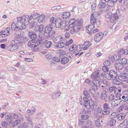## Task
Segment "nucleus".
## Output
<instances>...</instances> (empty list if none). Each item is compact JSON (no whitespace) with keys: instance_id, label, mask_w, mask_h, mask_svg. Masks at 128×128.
<instances>
[{"instance_id":"nucleus-52","label":"nucleus","mask_w":128,"mask_h":128,"mask_svg":"<svg viewBox=\"0 0 128 128\" xmlns=\"http://www.w3.org/2000/svg\"><path fill=\"white\" fill-rule=\"evenodd\" d=\"M109 7L107 6H106L103 7L102 10L105 12H108V11Z\"/></svg>"},{"instance_id":"nucleus-57","label":"nucleus","mask_w":128,"mask_h":128,"mask_svg":"<svg viewBox=\"0 0 128 128\" xmlns=\"http://www.w3.org/2000/svg\"><path fill=\"white\" fill-rule=\"evenodd\" d=\"M98 80L100 82H102L104 80V77L103 74H102L100 76H99Z\"/></svg>"},{"instance_id":"nucleus-1","label":"nucleus","mask_w":128,"mask_h":128,"mask_svg":"<svg viewBox=\"0 0 128 128\" xmlns=\"http://www.w3.org/2000/svg\"><path fill=\"white\" fill-rule=\"evenodd\" d=\"M80 24L81 22L79 20H75L74 18L70 20L69 22L70 33L74 34L75 32H78L82 28Z\"/></svg>"},{"instance_id":"nucleus-6","label":"nucleus","mask_w":128,"mask_h":128,"mask_svg":"<svg viewBox=\"0 0 128 128\" xmlns=\"http://www.w3.org/2000/svg\"><path fill=\"white\" fill-rule=\"evenodd\" d=\"M55 25L56 28H60L62 29L65 27V23L63 22L61 19L58 18L55 21Z\"/></svg>"},{"instance_id":"nucleus-50","label":"nucleus","mask_w":128,"mask_h":128,"mask_svg":"<svg viewBox=\"0 0 128 128\" xmlns=\"http://www.w3.org/2000/svg\"><path fill=\"white\" fill-rule=\"evenodd\" d=\"M10 28L9 27H8L6 28L4 31H3V32H5V33L8 35H9L10 34Z\"/></svg>"},{"instance_id":"nucleus-29","label":"nucleus","mask_w":128,"mask_h":128,"mask_svg":"<svg viewBox=\"0 0 128 128\" xmlns=\"http://www.w3.org/2000/svg\"><path fill=\"white\" fill-rule=\"evenodd\" d=\"M65 46V44L64 42H62L58 43L56 46V47L60 48H64Z\"/></svg>"},{"instance_id":"nucleus-13","label":"nucleus","mask_w":128,"mask_h":128,"mask_svg":"<svg viewBox=\"0 0 128 128\" xmlns=\"http://www.w3.org/2000/svg\"><path fill=\"white\" fill-rule=\"evenodd\" d=\"M119 18L118 14L115 13L112 14L109 20L112 23H114L116 22V20Z\"/></svg>"},{"instance_id":"nucleus-61","label":"nucleus","mask_w":128,"mask_h":128,"mask_svg":"<svg viewBox=\"0 0 128 128\" xmlns=\"http://www.w3.org/2000/svg\"><path fill=\"white\" fill-rule=\"evenodd\" d=\"M36 22L34 21L31 22L30 24V28H32L35 25Z\"/></svg>"},{"instance_id":"nucleus-28","label":"nucleus","mask_w":128,"mask_h":128,"mask_svg":"<svg viewBox=\"0 0 128 128\" xmlns=\"http://www.w3.org/2000/svg\"><path fill=\"white\" fill-rule=\"evenodd\" d=\"M116 100H114L112 101L111 103V107L114 108L118 106L119 104V103L116 102Z\"/></svg>"},{"instance_id":"nucleus-14","label":"nucleus","mask_w":128,"mask_h":128,"mask_svg":"<svg viewBox=\"0 0 128 128\" xmlns=\"http://www.w3.org/2000/svg\"><path fill=\"white\" fill-rule=\"evenodd\" d=\"M24 16H21L20 17H17L18 19V21L16 22V28H19V26L22 24H24V22L22 21L24 18Z\"/></svg>"},{"instance_id":"nucleus-35","label":"nucleus","mask_w":128,"mask_h":128,"mask_svg":"<svg viewBox=\"0 0 128 128\" xmlns=\"http://www.w3.org/2000/svg\"><path fill=\"white\" fill-rule=\"evenodd\" d=\"M98 74L97 72H95L93 73L91 75V77L92 78L94 79V80L97 78L98 76Z\"/></svg>"},{"instance_id":"nucleus-5","label":"nucleus","mask_w":128,"mask_h":128,"mask_svg":"<svg viewBox=\"0 0 128 128\" xmlns=\"http://www.w3.org/2000/svg\"><path fill=\"white\" fill-rule=\"evenodd\" d=\"M28 46L29 47L33 48L32 50L33 51H36L38 50L39 47L38 46V44L33 40H32L29 42L28 44Z\"/></svg>"},{"instance_id":"nucleus-54","label":"nucleus","mask_w":128,"mask_h":128,"mask_svg":"<svg viewBox=\"0 0 128 128\" xmlns=\"http://www.w3.org/2000/svg\"><path fill=\"white\" fill-rule=\"evenodd\" d=\"M84 46H88V47H89L92 45V43L86 41L84 42Z\"/></svg>"},{"instance_id":"nucleus-25","label":"nucleus","mask_w":128,"mask_h":128,"mask_svg":"<svg viewBox=\"0 0 128 128\" xmlns=\"http://www.w3.org/2000/svg\"><path fill=\"white\" fill-rule=\"evenodd\" d=\"M45 18V16L44 14H42L40 15L38 18V21L40 22L44 21Z\"/></svg>"},{"instance_id":"nucleus-32","label":"nucleus","mask_w":128,"mask_h":128,"mask_svg":"<svg viewBox=\"0 0 128 128\" xmlns=\"http://www.w3.org/2000/svg\"><path fill=\"white\" fill-rule=\"evenodd\" d=\"M69 61L68 58L66 57H64L62 58L61 62L62 64H65L67 63Z\"/></svg>"},{"instance_id":"nucleus-38","label":"nucleus","mask_w":128,"mask_h":128,"mask_svg":"<svg viewBox=\"0 0 128 128\" xmlns=\"http://www.w3.org/2000/svg\"><path fill=\"white\" fill-rule=\"evenodd\" d=\"M122 98L123 99V102H125L128 101V94H124L122 97Z\"/></svg>"},{"instance_id":"nucleus-18","label":"nucleus","mask_w":128,"mask_h":128,"mask_svg":"<svg viewBox=\"0 0 128 128\" xmlns=\"http://www.w3.org/2000/svg\"><path fill=\"white\" fill-rule=\"evenodd\" d=\"M14 42L16 44L19 43L20 42L19 40L20 36H21V35L18 33H15L14 34Z\"/></svg>"},{"instance_id":"nucleus-41","label":"nucleus","mask_w":128,"mask_h":128,"mask_svg":"<svg viewBox=\"0 0 128 128\" xmlns=\"http://www.w3.org/2000/svg\"><path fill=\"white\" fill-rule=\"evenodd\" d=\"M112 14V12H109L105 15V16L108 20H109Z\"/></svg>"},{"instance_id":"nucleus-11","label":"nucleus","mask_w":128,"mask_h":128,"mask_svg":"<svg viewBox=\"0 0 128 128\" xmlns=\"http://www.w3.org/2000/svg\"><path fill=\"white\" fill-rule=\"evenodd\" d=\"M104 35V34L102 32H99L97 34L94 38V40L96 42H98L102 39Z\"/></svg>"},{"instance_id":"nucleus-12","label":"nucleus","mask_w":128,"mask_h":128,"mask_svg":"<svg viewBox=\"0 0 128 128\" xmlns=\"http://www.w3.org/2000/svg\"><path fill=\"white\" fill-rule=\"evenodd\" d=\"M107 92L106 90H104L103 91L101 92L100 99V100H105V102H106L107 100H106L107 98Z\"/></svg>"},{"instance_id":"nucleus-20","label":"nucleus","mask_w":128,"mask_h":128,"mask_svg":"<svg viewBox=\"0 0 128 128\" xmlns=\"http://www.w3.org/2000/svg\"><path fill=\"white\" fill-rule=\"evenodd\" d=\"M63 40V37L61 36H58L54 39V43L57 44Z\"/></svg>"},{"instance_id":"nucleus-4","label":"nucleus","mask_w":128,"mask_h":128,"mask_svg":"<svg viewBox=\"0 0 128 128\" xmlns=\"http://www.w3.org/2000/svg\"><path fill=\"white\" fill-rule=\"evenodd\" d=\"M90 102H84V106L87 109H91V110H93L94 109V107L96 106V105L94 104V102L92 100Z\"/></svg>"},{"instance_id":"nucleus-64","label":"nucleus","mask_w":128,"mask_h":128,"mask_svg":"<svg viewBox=\"0 0 128 128\" xmlns=\"http://www.w3.org/2000/svg\"><path fill=\"white\" fill-rule=\"evenodd\" d=\"M120 52H122V53L123 52H124V54L126 55H128V50L127 49H125L124 50L123 49H121L120 51Z\"/></svg>"},{"instance_id":"nucleus-27","label":"nucleus","mask_w":128,"mask_h":128,"mask_svg":"<svg viewBox=\"0 0 128 128\" xmlns=\"http://www.w3.org/2000/svg\"><path fill=\"white\" fill-rule=\"evenodd\" d=\"M99 81L97 80H94L92 82V83L94 84V87H98L100 86V83Z\"/></svg>"},{"instance_id":"nucleus-46","label":"nucleus","mask_w":128,"mask_h":128,"mask_svg":"<svg viewBox=\"0 0 128 128\" xmlns=\"http://www.w3.org/2000/svg\"><path fill=\"white\" fill-rule=\"evenodd\" d=\"M39 15V14L35 13L33 15L31 14L30 16H31L33 20H35L38 17Z\"/></svg>"},{"instance_id":"nucleus-7","label":"nucleus","mask_w":128,"mask_h":128,"mask_svg":"<svg viewBox=\"0 0 128 128\" xmlns=\"http://www.w3.org/2000/svg\"><path fill=\"white\" fill-rule=\"evenodd\" d=\"M110 108L109 104L106 103L103 104V108L104 110L102 111V114L104 115H106L110 113V111L108 110L110 109Z\"/></svg>"},{"instance_id":"nucleus-42","label":"nucleus","mask_w":128,"mask_h":128,"mask_svg":"<svg viewBox=\"0 0 128 128\" xmlns=\"http://www.w3.org/2000/svg\"><path fill=\"white\" fill-rule=\"evenodd\" d=\"M94 110L98 114H100L102 113V111L103 110H102V108H96L94 109Z\"/></svg>"},{"instance_id":"nucleus-19","label":"nucleus","mask_w":128,"mask_h":128,"mask_svg":"<svg viewBox=\"0 0 128 128\" xmlns=\"http://www.w3.org/2000/svg\"><path fill=\"white\" fill-rule=\"evenodd\" d=\"M32 17L31 16H29L28 15H26L24 16V24L26 25H28L30 23V21L31 20Z\"/></svg>"},{"instance_id":"nucleus-34","label":"nucleus","mask_w":128,"mask_h":128,"mask_svg":"<svg viewBox=\"0 0 128 128\" xmlns=\"http://www.w3.org/2000/svg\"><path fill=\"white\" fill-rule=\"evenodd\" d=\"M116 122V120L115 119H112L110 120L108 124L110 126L112 127L114 125Z\"/></svg>"},{"instance_id":"nucleus-33","label":"nucleus","mask_w":128,"mask_h":128,"mask_svg":"<svg viewBox=\"0 0 128 128\" xmlns=\"http://www.w3.org/2000/svg\"><path fill=\"white\" fill-rule=\"evenodd\" d=\"M91 24H90L88 26L86 27V30L89 31L92 30L94 27V24H92V23Z\"/></svg>"},{"instance_id":"nucleus-24","label":"nucleus","mask_w":128,"mask_h":128,"mask_svg":"<svg viewBox=\"0 0 128 128\" xmlns=\"http://www.w3.org/2000/svg\"><path fill=\"white\" fill-rule=\"evenodd\" d=\"M114 66L117 70H121L124 67L123 65L119 62L118 63L115 64Z\"/></svg>"},{"instance_id":"nucleus-59","label":"nucleus","mask_w":128,"mask_h":128,"mask_svg":"<svg viewBox=\"0 0 128 128\" xmlns=\"http://www.w3.org/2000/svg\"><path fill=\"white\" fill-rule=\"evenodd\" d=\"M96 6V5L94 4H93L92 5H91V8L92 12H93L95 11Z\"/></svg>"},{"instance_id":"nucleus-44","label":"nucleus","mask_w":128,"mask_h":128,"mask_svg":"<svg viewBox=\"0 0 128 128\" xmlns=\"http://www.w3.org/2000/svg\"><path fill=\"white\" fill-rule=\"evenodd\" d=\"M60 53L59 54V57L60 58H62L64 55L66 54V52L63 50H61Z\"/></svg>"},{"instance_id":"nucleus-63","label":"nucleus","mask_w":128,"mask_h":128,"mask_svg":"<svg viewBox=\"0 0 128 128\" xmlns=\"http://www.w3.org/2000/svg\"><path fill=\"white\" fill-rule=\"evenodd\" d=\"M83 94L84 96L87 97L88 98L90 97V94L87 91H84L83 92Z\"/></svg>"},{"instance_id":"nucleus-47","label":"nucleus","mask_w":128,"mask_h":128,"mask_svg":"<svg viewBox=\"0 0 128 128\" xmlns=\"http://www.w3.org/2000/svg\"><path fill=\"white\" fill-rule=\"evenodd\" d=\"M6 120L9 123H11L12 122V120L11 118L10 117L9 115H6L5 116Z\"/></svg>"},{"instance_id":"nucleus-3","label":"nucleus","mask_w":128,"mask_h":128,"mask_svg":"<svg viewBox=\"0 0 128 128\" xmlns=\"http://www.w3.org/2000/svg\"><path fill=\"white\" fill-rule=\"evenodd\" d=\"M118 76L117 75V73L114 70H110L108 74H107L105 76V77L108 80H111V79L115 80L118 78Z\"/></svg>"},{"instance_id":"nucleus-17","label":"nucleus","mask_w":128,"mask_h":128,"mask_svg":"<svg viewBox=\"0 0 128 128\" xmlns=\"http://www.w3.org/2000/svg\"><path fill=\"white\" fill-rule=\"evenodd\" d=\"M48 34V35H47L48 38H50L51 39H52L56 36L55 31L54 30H52L49 32Z\"/></svg>"},{"instance_id":"nucleus-21","label":"nucleus","mask_w":128,"mask_h":128,"mask_svg":"<svg viewBox=\"0 0 128 128\" xmlns=\"http://www.w3.org/2000/svg\"><path fill=\"white\" fill-rule=\"evenodd\" d=\"M61 94V92L60 91L54 93L52 96V98L54 100H56L60 96Z\"/></svg>"},{"instance_id":"nucleus-15","label":"nucleus","mask_w":128,"mask_h":128,"mask_svg":"<svg viewBox=\"0 0 128 128\" xmlns=\"http://www.w3.org/2000/svg\"><path fill=\"white\" fill-rule=\"evenodd\" d=\"M119 128H128V122L127 119H125L122 124H120Z\"/></svg>"},{"instance_id":"nucleus-39","label":"nucleus","mask_w":128,"mask_h":128,"mask_svg":"<svg viewBox=\"0 0 128 128\" xmlns=\"http://www.w3.org/2000/svg\"><path fill=\"white\" fill-rule=\"evenodd\" d=\"M94 24V23H92ZM94 26L95 28H96L100 26V22L99 20H96V21L94 23Z\"/></svg>"},{"instance_id":"nucleus-43","label":"nucleus","mask_w":128,"mask_h":128,"mask_svg":"<svg viewBox=\"0 0 128 128\" xmlns=\"http://www.w3.org/2000/svg\"><path fill=\"white\" fill-rule=\"evenodd\" d=\"M95 124L97 127H100L101 126V123L100 120H95L94 121Z\"/></svg>"},{"instance_id":"nucleus-49","label":"nucleus","mask_w":128,"mask_h":128,"mask_svg":"<svg viewBox=\"0 0 128 128\" xmlns=\"http://www.w3.org/2000/svg\"><path fill=\"white\" fill-rule=\"evenodd\" d=\"M25 24H24H24H22L21 25V26H19V28H18L17 29L19 30L25 29L26 28V26L25 25Z\"/></svg>"},{"instance_id":"nucleus-10","label":"nucleus","mask_w":128,"mask_h":128,"mask_svg":"<svg viewBox=\"0 0 128 128\" xmlns=\"http://www.w3.org/2000/svg\"><path fill=\"white\" fill-rule=\"evenodd\" d=\"M28 34L29 37L30 38L32 39V40H33L35 41V40H38L37 38V34L34 32L30 31L28 32Z\"/></svg>"},{"instance_id":"nucleus-58","label":"nucleus","mask_w":128,"mask_h":128,"mask_svg":"<svg viewBox=\"0 0 128 128\" xmlns=\"http://www.w3.org/2000/svg\"><path fill=\"white\" fill-rule=\"evenodd\" d=\"M105 3L102 2H100L99 3L98 5V7L100 8V9H101L103 5Z\"/></svg>"},{"instance_id":"nucleus-9","label":"nucleus","mask_w":128,"mask_h":128,"mask_svg":"<svg viewBox=\"0 0 128 128\" xmlns=\"http://www.w3.org/2000/svg\"><path fill=\"white\" fill-rule=\"evenodd\" d=\"M118 78L122 81L128 83V74H122L118 76Z\"/></svg>"},{"instance_id":"nucleus-23","label":"nucleus","mask_w":128,"mask_h":128,"mask_svg":"<svg viewBox=\"0 0 128 128\" xmlns=\"http://www.w3.org/2000/svg\"><path fill=\"white\" fill-rule=\"evenodd\" d=\"M126 116L124 114H120L117 115L116 117L118 120H122L124 119Z\"/></svg>"},{"instance_id":"nucleus-62","label":"nucleus","mask_w":128,"mask_h":128,"mask_svg":"<svg viewBox=\"0 0 128 128\" xmlns=\"http://www.w3.org/2000/svg\"><path fill=\"white\" fill-rule=\"evenodd\" d=\"M108 66H102V69L105 72H108L109 70L108 68L107 67Z\"/></svg>"},{"instance_id":"nucleus-40","label":"nucleus","mask_w":128,"mask_h":128,"mask_svg":"<svg viewBox=\"0 0 128 128\" xmlns=\"http://www.w3.org/2000/svg\"><path fill=\"white\" fill-rule=\"evenodd\" d=\"M91 113V111L89 110H86L85 109H83L82 110V114L85 115H90Z\"/></svg>"},{"instance_id":"nucleus-37","label":"nucleus","mask_w":128,"mask_h":128,"mask_svg":"<svg viewBox=\"0 0 128 128\" xmlns=\"http://www.w3.org/2000/svg\"><path fill=\"white\" fill-rule=\"evenodd\" d=\"M10 117L12 119H16L18 117V116L17 114L14 113H10L9 114Z\"/></svg>"},{"instance_id":"nucleus-26","label":"nucleus","mask_w":128,"mask_h":128,"mask_svg":"<svg viewBox=\"0 0 128 128\" xmlns=\"http://www.w3.org/2000/svg\"><path fill=\"white\" fill-rule=\"evenodd\" d=\"M127 60L124 58H121L119 60V62L122 65L126 64L127 63Z\"/></svg>"},{"instance_id":"nucleus-48","label":"nucleus","mask_w":128,"mask_h":128,"mask_svg":"<svg viewBox=\"0 0 128 128\" xmlns=\"http://www.w3.org/2000/svg\"><path fill=\"white\" fill-rule=\"evenodd\" d=\"M114 95L112 94H109L108 96V99L110 101H112L114 100Z\"/></svg>"},{"instance_id":"nucleus-56","label":"nucleus","mask_w":128,"mask_h":128,"mask_svg":"<svg viewBox=\"0 0 128 128\" xmlns=\"http://www.w3.org/2000/svg\"><path fill=\"white\" fill-rule=\"evenodd\" d=\"M27 126V123L26 122H24L21 124L20 125V128H25Z\"/></svg>"},{"instance_id":"nucleus-8","label":"nucleus","mask_w":128,"mask_h":128,"mask_svg":"<svg viewBox=\"0 0 128 128\" xmlns=\"http://www.w3.org/2000/svg\"><path fill=\"white\" fill-rule=\"evenodd\" d=\"M100 15L97 12H95L93 14H92L91 16V23H94L96 21V20L100 18Z\"/></svg>"},{"instance_id":"nucleus-22","label":"nucleus","mask_w":128,"mask_h":128,"mask_svg":"<svg viewBox=\"0 0 128 128\" xmlns=\"http://www.w3.org/2000/svg\"><path fill=\"white\" fill-rule=\"evenodd\" d=\"M39 31L40 32V33H39V36L40 34H41L42 35L41 36H44V33L42 30H43L44 27V26L42 24H41L40 26H39Z\"/></svg>"},{"instance_id":"nucleus-53","label":"nucleus","mask_w":128,"mask_h":128,"mask_svg":"<svg viewBox=\"0 0 128 128\" xmlns=\"http://www.w3.org/2000/svg\"><path fill=\"white\" fill-rule=\"evenodd\" d=\"M73 42V40L72 39H70L68 41H66L65 44V45L66 46H68Z\"/></svg>"},{"instance_id":"nucleus-55","label":"nucleus","mask_w":128,"mask_h":128,"mask_svg":"<svg viewBox=\"0 0 128 128\" xmlns=\"http://www.w3.org/2000/svg\"><path fill=\"white\" fill-rule=\"evenodd\" d=\"M117 115L115 112H112L109 116V118H113L116 117Z\"/></svg>"},{"instance_id":"nucleus-51","label":"nucleus","mask_w":128,"mask_h":128,"mask_svg":"<svg viewBox=\"0 0 128 128\" xmlns=\"http://www.w3.org/2000/svg\"><path fill=\"white\" fill-rule=\"evenodd\" d=\"M113 83L115 85H122V83L120 82V81L116 80V79L115 80H114L113 81Z\"/></svg>"},{"instance_id":"nucleus-2","label":"nucleus","mask_w":128,"mask_h":128,"mask_svg":"<svg viewBox=\"0 0 128 128\" xmlns=\"http://www.w3.org/2000/svg\"><path fill=\"white\" fill-rule=\"evenodd\" d=\"M69 50L70 51H72L73 53H75V55L77 56L79 54V52L81 51L82 47L81 45L76 46V44H74L71 46Z\"/></svg>"},{"instance_id":"nucleus-60","label":"nucleus","mask_w":128,"mask_h":128,"mask_svg":"<svg viewBox=\"0 0 128 128\" xmlns=\"http://www.w3.org/2000/svg\"><path fill=\"white\" fill-rule=\"evenodd\" d=\"M89 117L88 115H82L81 116V118L84 120H86Z\"/></svg>"},{"instance_id":"nucleus-45","label":"nucleus","mask_w":128,"mask_h":128,"mask_svg":"<svg viewBox=\"0 0 128 128\" xmlns=\"http://www.w3.org/2000/svg\"><path fill=\"white\" fill-rule=\"evenodd\" d=\"M52 42L50 41L47 42L45 44V46L47 48H49L52 46Z\"/></svg>"},{"instance_id":"nucleus-31","label":"nucleus","mask_w":128,"mask_h":128,"mask_svg":"<svg viewBox=\"0 0 128 128\" xmlns=\"http://www.w3.org/2000/svg\"><path fill=\"white\" fill-rule=\"evenodd\" d=\"M70 14L68 12H64L63 14L62 17L63 18L66 19L68 18L70 16Z\"/></svg>"},{"instance_id":"nucleus-30","label":"nucleus","mask_w":128,"mask_h":128,"mask_svg":"<svg viewBox=\"0 0 128 128\" xmlns=\"http://www.w3.org/2000/svg\"><path fill=\"white\" fill-rule=\"evenodd\" d=\"M88 91L90 93L92 94H94L96 93V92L95 90V88L92 86L88 90Z\"/></svg>"},{"instance_id":"nucleus-36","label":"nucleus","mask_w":128,"mask_h":128,"mask_svg":"<svg viewBox=\"0 0 128 128\" xmlns=\"http://www.w3.org/2000/svg\"><path fill=\"white\" fill-rule=\"evenodd\" d=\"M25 118L26 121L28 122L31 125L32 124V119L31 118L30 116H25Z\"/></svg>"},{"instance_id":"nucleus-16","label":"nucleus","mask_w":128,"mask_h":128,"mask_svg":"<svg viewBox=\"0 0 128 128\" xmlns=\"http://www.w3.org/2000/svg\"><path fill=\"white\" fill-rule=\"evenodd\" d=\"M53 24L52 23H50L47 26H46L45 28V32L48 34L49 32L52 30V28Z\"/></svg>"}]
</instances>
